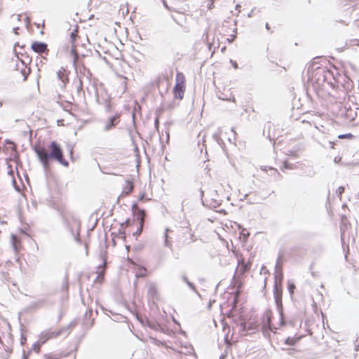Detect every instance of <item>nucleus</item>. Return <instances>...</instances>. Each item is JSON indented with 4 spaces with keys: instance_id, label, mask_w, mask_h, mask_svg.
<instances>
[{
    "instance_id": "obj_1",
    "label": "nucleus",
    "mask_w": 359,
    "mask_h": 359,
    "mask_svg": "<svg viewBox=\"0 0 359 359\" xmlns=\"http://www.w3.org/2000/svg\"><path fill=\"white\" fill-rule=\"evenodd\" d=\"M48 148V151L40 144L33 147V150L46 170L50 168V161H55L65 167L69 165V162L64 158L60 145L56 141H52Z\"/></svg>"
},
{
    "instance_id": "obj_2",
    "label": "nucleus",
    "mask_w": 359,
    "mask_h": 359,
    "mask_svg": "<svg viewBox=\"0 0 359 359\" xmlns=\"http://www.w3.org/2000/svg\"><path fill=\"white\" fill-rule=\"evenodd\" d=\"M308 80L317 86H322L332 76V73L325 67H315L311 65L307 70Z\"/></svg>"
},
{
    "instance_id": "obj_3",
    "label": "nucleus",
    "mask_w": 359,
    "mask_h": 359,
    "mask_svg": "<svg viewBox=\"0 0 359 359\" xmlns=\"http://www.w3.org/2000/svg\"><path fill=\"white\" fill-rule=\"evenodd\" d=\"M273 297L275 303L276 305V308L280 316V325H285V320L284 317V311H283V305L282 302V295H283V287L282 285L277 283V281H274L273 285Z\"/></svg>"
},
{
    "instance_id": "obj_4",
    "label": "nucleus",
    "mask_w": 359,
    "mask_h": 359,
    "mask_svg": "<svg viewBox=\"0 0 359 359\" xmlns=\"http://www.w3.org/2000/svg\"><path fill=\"white\" fill-rule=\"evenodd\" d=\"M272 318L273 313L270 309H266L262 316V331L265 337L269 335L271 332H274L273 329H276L272 325Z\"/></svg>"
},
{
    "instance_id": "obj_5",
    "label": "nucleus",
    "mask_w": 359,
    "mask_h": 359,
    "mask_svg": "<svg viewBox=\"0 0 359 359\" xmlns=\"http://www.w3.org/2000/svg\"><path fill=\"white\" fill-rule=\"evenodd\" d=\"M185 91V76L182 72H177L176 83L173 88V95L175 99L182 100Z\"/></svg>"
},
{
    "instance_id": "obj_6",
    "label": "nucleus",
    "mask_w": 359,
    "mask_h": 359,
    "mask_svg": "<svg viewBox=\"0 0 359 359\" xmlns=\"http://www.w3.org/2000/svg\"><path fill=\"white\" fill-rule=\"evenodd\" d=\"M65 331H67V328H60L55 331L46 330L42 332L40 335L41 343L44 344L49 339L56 338L59 336L63 335L65 334Z\"/></svg>"
},
{
    "instance_id": "obj_7",
    "label": "nucleus",
    "mask_w": 359,
    "mask_h": 359,
    "mask_svg": "<svg viewBox=\"0 0 359 359\" xmlns=\"http://www.w3.org/2000/svg\"><path fill=\"white\" fill-rule=\"evenodd\" d=\"M132 212L139 224H144L145 217L147 216L146 211L144 209L140 208L136 203L132 205Z\"/></svg>"
},
{
    "instance_id": "obj_8",
    "label": "nucleus",
    "mask_w": 359,
    "mask_h": 359,
    "mask_svg": "<svg viewBox=\"0 0 359 359\" xmlns=\"http://www.w3.org/2000/svg\"><path fill=\"white\" fill-rule=\"evenodd\" d=\"M260 324L257 321L253 322H242L241 323V330L242 332H247L250 333H255L259 330Z\"/></svg>"
},
{
    "instance_id": "obj_9",
    "label": "nucleus",
    "mask_w": 359,
    "mask_h": 359,
    "mask_svg": "<svg viewBox=\"0 0 359 359\" xmlns=\"http://www.w3.org/2000/svg\"><path fill=\"white\" fill-rule=\"evenodd\" d=\"M120 114H115L114 115L109 116L106 121L104 131H109L114 128L120 122Z\"/></svg>"
},
{
    "instance_id": "obj_10",
    "label": "nucleus",
    "mask_w": 359,
    "mask_h": 359,
    "mask_svg": "<svg viewBox=\"0 0 359 359\" xmlns=\"http://www.w3.org/2000/svg\"><path fill=\"white\" fill-rule=\"evenodd\" d=\"M32 50L39 54L48 55L49 49L48 48V44L42 41H34L31 46Z\"/></svg>"
},
{
    "instance_id": "obj_11",
    "label": "nucleus",
    "mask_w": 359,
    "mask_h": 359,
    "mask_svg": "<svg viewBox=\"0 0 359 359\" xmlns=\"http://www.w3.org/2000/svg\"><path fill=\"white\" fill-rule=\"evenodd\" d=\"M93 315V309H90L86 311L84 315L83 325L85 329L88 330L91 328L94 324V319L91 318Z\"/></svg>"
},
{
    "instance_id": "obj_12",
    "label": "nucleus",
    "mask_w": 359,
    "mask_h": 359,
    "mask_svg": "<svg viewBox=\"0 0 359 359\" xmlns=\"http://www.w3.org/2000/svg\"><path fill=\"white\" fill-rule=\"evenodd\" d=\"M57 79L65 86L69 82L68 72L64 67H61L57 72Z\"/></svg>"
},
{
    "instance_id": "obj_13",
    "label": "nucleus",
    "mask_w": 359,
    "mask_h": 359,
    "mask_svg": "<svg viewBox=\"0 0 359 359\" xmlns=\"http://www.w3.org/2000/svg\"><path fill=\"white\" fill-rule=\"evenodd\" d=\"M78 77H81V75L83 74V77H86L89 81H90V77L92 74L89 69H88L83 64L79 67V72H78Z\"/></svg>"
},
{
    "instance_id": "obj_14",
    "label": "nucleus",
    "mask_w": 359,
    "mask_h": 359,
    "mask_svg": "<svg viewBox=\"0 0 359 359\" xmlns=\"http://www.w3.org/2000/svg\"><path fill=\"white\" fill-rule=\"evenodd\" d=\"M141 323L143 325H146L149 327L151 329H153L154 330H158L159 328H161L160 325L156 322H153L148 319L147 318H145L144 319L141 320Z\"/></svg>"
},
{
    "instance_id": "obj_15",
    "label": "nucleus",
    "mask_w": 359,
    "mask_h": 359,
    "mask_svg": "<svg viewBox=\"0 0 359 359\" xmlns=\"http://www.w3.org/2000/svg\"><path fill=\"white\" fill-rule=\"evenodd\" d=\"M148 296L152 299H155L158 297V290L154 283H151L148 288Z\"/></svg>"
},
{
    "instance_id": "obj_16",
    "label": "nucleus",
    "mask_w": 359,
    "mask_h": 359,
    "mask_svg": "<svg viewBox=\"0 0 359 359\" xmlns=\"http://www.w3.org/2000/svg\"><path fill=\"white\" fill-rule=\"evenodd\" d=\"M134 189V185L130 180L126 181V186L123 188L122 195L128 196L132 193Z\"/></svg>"
},
{
    "instance_id": "obj_17",
    "label": "nucleus",
    "mask_w": 359,
    "mask_h": 359,
    "mask_svg": "<svg viewBox=\"0 0 359 359\" xmlns=\"http://www.w3.org/2000/svg\"><path fill=\"white\" fill-rule=\"evenodd\" d=\"M97 102L100 104H103L104 106V108H105V111L107 113H109L111 111V102H109V100L107 99H104L103 101L102 102L99 97H98V95L97 94Z\"/></svg>"
},
{
    "instance_id": "obj_18",
    "label": "nucleus",
    "mask_w": 359,
    "mask_h": 359,
    "mask_svg": "<svg viewBox=\"0 0 359 359\" xmlns=\"http://www.w3.org/2000/svg\"><path fill=\"white\" fill-rule=\"evenodd\" d=\"M170 232H172V231L171 229H170L169 228H166L165 230V232H164L163 238H164V245L165 247L171 248L172 244H171V241H170V237H169Z\"/></svg>"
},
{
    "instance_id": "obj_19",
    "label": "nucleus",
    "mask_w": 359,
    "mask_h": 359,
    "mask_svg": "<svg viewBox=\"0 0 359 359\" xmlns=\"http://www.w3.org/2000/svg\"><path fill=\"white\" fill-rule=\"evenodd\" d=\"M70 53L73 57V65L75 67L76 71H77V62L79 60V53L77 52L76 48L74 46L72 48Z\"/></svg>"
},
{
    "instance_id": "obj_20",
    "label": "nucleus",
    "mask_w": 359,
    "mask_h": 359,
    "mask_svg": "<svg viewBox=\"0 0 359 359\" xmlns=\"http://www.w3.org/2000/svg\"><path fill=\"white\" fill-rule=\"evenodd\" d=\"M287 287L288 292H289L291 297H292V295L294 294V290L296 288L295 284L293 282V280H287Z\"/></svg>"
},
{
    "instance_id": "obj_21",
    "label": "nucleus",
    "mask_w": 359,
    "mask_h": 359,
    "mask_svg": "<svg viewBox=\"0 0 359 359\" xmlns=\"http://www.w3.org/2000/svg\"><path fill=\"white\" fill-rule=\"evenodd\" d=\"M46 299H39L36 300V302H34L33 303H32V306L35 309H38V308L44 306L46 305Z\"/></svg>"
},
{
    "instance_id": "obj_22",
    "label": "nucleus",
    "mask_w": 359,
    "mask_h": 359,
    "mask_svg": "<svg viewBox=\"0 0 359 359\" xmlns=\"http://www.w3.org/2000/svg\"><path fill=\"white\" fill-rule=\"evenodd\" d=\"M274 279H275L274 281H277V283H278L280 285H282V282H283V271H280V270L276 271V273H275V276H274Z\"/></svg>"
},
{
    "instance_id": "obj_23",
    "label": "nucleus",
    "mask_w": 359,
    "mask_h": 359,
    "mask_svg": "<svg viewBox=\"0 0 359 359\" xmlns=\"http://www.w3.org/2000/svg\"><path fill=\"white\" fill-rule=\"evenodd\" d=\"M227 339H225V341H226ZM230 348V344H227L225 342V349L224 352L219 355V359H225L227 356L228 351Z\"/></svg>"
},
{
    "instance_id": "obj_24",
    "label": "nucleus",
    "mask_w": 359,
    "mask_h": 359,
    "mask_svg": "<svg viewBox=\"0 0 359 359\" xmlns=\"http://www.w3.org/2000/svg\"><path fill=\"white\" fill-rule=\"evenodd\" d=\"M18 238L17 237V236L14 235V234H11V243H12V245H13V247L14 248V250L15 251L18 250Z\"/></svg>"
},
{
    "instance_id": "obj_25",
    "label": "nucleus",
    "mask_w": 359,
    "mask_h": 359,
    "mask_svg": "<svg viewBox=\"0 0 359 359\" xmlns=\"http://www.w3.org/2000/svg\"><path fill=\"white\" fill-rule=\"evenodd\" d=\"M282 255H279V256L277 258L276 264V271H282Z\"/></svg>"
},
{
    "instance_id": "obj_26",
    "label": "nucleus",
    "mask_w": 359,
    "mask_h": 359,
    "mask_svg": "<svg viewBox=\"0 0 359 359\" xmlns=\"http://www.w3.org/2000/svg\"><path fill=\"white\" fill-rule=\"evenodd\" d=\"M76 325H77L76 321L73 320L67 327H65L64 328H67V331H65V336H67L70 332L69 330L76 327Z\"/></svg>"
},
{
    "instance_id": "obj_27",
    "label": "nucleus",
    "mask_w": 359,
    "mask_h": 359,
    "mask_svg": "<svg viewBox=\"0 0 359 359\" xmlns=\"http://www.w3.org/2000/svg\"><path fill=\"white\" fill-rule=\"evenodd\" d=\"M73 219H74V221H75V222L78 225L77 236L75 237V241H77L78 243H80L81 242V239H80V237H79L80 221H79V219L75 218V217H74Z\"/></svg>"
},
{
    "instance_id": "obj_28",
    "label": "nucleus",
    "mask_w": 359,
    "mask_h": 359,
    "mask_svg": "<svg viewBox=\"0 0 359 359\" xmlns=\"http://www.w3.org/2000/svg\"><path fill=\"white\" fill-rule=\"evenodd\" d=\"M76 90L79 94H80L81 92H83V81L81 77H79L78 80V84L76 85Z\"/></svg>"
},
{
    "instance_id": "obj_29",
    "label": "nucleus",
    "mask_w": 359,
    "mask_h": 359,
    "mask_svg": "<svg viewBox=\"0 0 359 359\" xmlns=\"http://www.w3.org/2000/svg\"><path fill=\"white\" fill-rule=\"evenodd\" d=\"M354 137V135L351 133H345V134H341L338 135L339 139H353Z\"/></svg>"
},
{
    "instance_id": "obj_30",
    "label": "nucleus",
    "mask_w": 359,
    "mask_h": 359,
    "mask_svg": "<svg viewBox=\"0 0 359 359\" xmlns=\"http://www.w3.org/2000/svg\"><path fill=\"white\" fill-rule=\"evenodd\" d=\"M296 343V340L293 337H288L285 340V344L286 345H289V346H292V345H294Z\"/></svg>"
},
{
    "instance_id": "obj_31",
    "label": "nucleus",
    "mask_w": 359,
    "mask_h": 359,
    "mask_svg": "<svg viewBox=\"0 0 359 359\" xmlns=\"http://www.w3.org/2000/svg\"><path fill=\"white\" fill-rule=\"evenodd\" d=\"M233 280L234 281V284H235V285H236V290H237V291L240 292H241V288H242V287H243V283H242V282H241V281H240V280H236V278H233Z\"/></svg>"
},
{
    "instance_id": "obj_32",
    "label": "nucleus",
    "mask_w": 359,
    "mask_h": 359,
    "mask_svg": "<svg viewBox=\"0 0 359 359\" xmlns=\"http://www.w3.org/2000/svg\"><path fill=\"white\" fill-rule=\"evenodd\" d=\"M193 292H194L198 296L201 297L200 293L197 290L195 285L193 283H189L187 285Z\"/></svg>"
},
{
    "instance_id": "obj_33",
    "label": "nucleus",
    "mask_w": 359,
    "mask_h": 359,
    "mask_svg": "<svg viewBox=\"0 0 359 359\" xmlns=\"http://www.w3.org/2000/svg\"><path fill=\"white\" fill-rule=\"evenodd\" d=\"M345 191V187L344 186H340L337 190L336 191L337 195L341 198V195Z\"/></svg>"
},
{
    "instance_id": "obj_34",
    "label": "nucleus",
    "mask_w": 359,
    "mask_h": 359,
    "mask_svg": "<svg viewBox=\"0 0 359 359\" xmlns=\"http://www.w3.org/2000/svg\"><path fill=\"white\" fill-rule=\"evenodd\" d=\"M218 98L222 100H229L235 102V98L233 96L232 98H228L226 95H225L224 93H222L220 95H218Z\"/></svg>"
},
{
    "instance_id": "obj_35",
    "label": "nucleus",
    "mask_w": 359,
    "mask_h": 359,
    "mask_svg": "<svg viewBox=\"0 0 359 359\" xmlns=\"http://www.w3.org/2000/svg\"><path fill=\"white\" fill-rule=\"evenodd\" d=\"M213 139L219 144H220L221 143H223V141L221 139L220 137V135L219 133H214L213 135Z\"/></svg>"
},
{
    "instance_id": "obj_36",
    "label": "nucleus",
    "mask_w": 359,
    "mask_h": 359,
    "mask_svg": "<svg viewBox=\"0 0 359 359\" xmlns=\"http://www.w3.org/2000/svg\"><path fill=\"white\" fill-rule=\"evenodd\" d=\"M143 226H144V224H140L139 227L137 228L136 231L133 233V235L134 236H138L139 235H140V233L142 231Z\"/></svg>"
},
{
    "instance_id": "obj_37",
    "label": "nucleus",
    "mask_w": 359,
    "mask_h": 359,
    "mask_svg": "<svg viewBox=\"0 0 359 359\" xmlns=\"http://www.w3.org/2000/svg\"><path fill=\"white\" fill-rule=\"evenodd\" d=\"M29 72H30L29 68L28 69V71H27L25 68L21 69L20 72H21L22 75L24 76V79H23L24 81H25L27 79Z\"/></svg>"
},
{
    "instance_id": "obj_38",
    "label": "nucleus",
    "mask_w": 359,
    "mask_h": 359,
    "mask_svg": "<svg viewBox=\"0 0 359 359\" xmlns=\"http://www.w3.org/2000/svg\"><path fill=\"white\" fill-rule=\"evenodd\" d=\"M259 9H257L256 7L253 8L251 11L248 13V17L252 18L257 13L259 12Z\"/></svg>"
},
{
    "instance_id": "obj_39",
    "label": "nucleus",
    "mask_w": 359,
    "mask_h": 359,
    "mask_svg": "<svg viewBox=\"0 0 359 359\" xmlns=\"http://www.w3.org/2000/svg\"><path fill=\"white\" fill-rule=\"evenodd\" d=\"M41 344V343L40 340H39V342H36L35 344H33L32 348L36 353H39L40 351Z\"/></svg>"
},
{
    "instance_id": "obj_40",
    "label": "nucleus",
    "mask_w": 359,
    "mask_h": 359,
    "mask_svg": "<svg viewBox=\"0 0 359 359\" xmlns=\"http://www.w3.org/2000/svg\"><path fill=\"white\" fill-rule=\"evenodd\" d=\"M59 356L57 355L53 354H46L44 355V359H59Z\"/></svg>"
},
{
    "instance_id": "obj_41",
    "label": "nucleus",
    "mask_w": 359,
    "mask_h": 359,
    "mask_svg": "<svg viewBox=\"0 0 359 359\" xmlns=\"http://www.w3.org/2000/svg\"><path fill=\"white\" fill-rule=\"evenodd\" d=\"M180 276H181L182 280H183V281H184V282L187 285H188V283H191V282L189 280V279H188V278H187V275H186V273H185L184 272L182 273H181V275H180Z\"/></svg>"
},
{
    "instance_id": "obj_42",
    "label": "nucleus",
    "mask_w": 359,
    "mask_h": 359,
    "mask_svg": "<svg viewBox=\"0 0 359 359\" xmlns=\"http://www.w3.org/2000/svg\"><path fill=\"white\" fill-rule=\"evenodd\" d=\"M5 144L7 145L8 147L10 148H13L15 147V143L13 141L11 140H8V139H6L5 140Z\"/></svg>"
},
{
    "instance_id": "obj_43",
    "label": "nucleus",
    "mask_w": 359,
    "mask_h": 359,
    "mask_svg": "<svg viewBox=\"0 0 359 359\" xmlns=\"http://www.w3.org/2000/svg\"><path fill=\"white\" fill-rule=\"evenodd\" d=\"M77 37V31L74 29L73 32L70 33V38L72 41L73 42L75 39Z\"/></svg>"
},
{
    "instance_id": "obj_44",
    "label": "nucleus",
    "mask_w": 359,
    "mask_h": 359,
    "mask_svg": "<svg viewBox=\"0 0 359 359\" xmlns=\"http://www.w3.org/2000/svg\"><path fill=\"white\" fill-rule=\"evenodd\" d=\"M8 168L9 169V170L8 171V174L10 176H11L12 180H13V179H15V177H14V172L12 170V167H11V165L10 164L8 165Z\"/></svg>"
},
{
    "instance_id": "obj_45",
    "label": "nucleus",
    "mask_w": 359,
    "mask_h": 359,
    "mask_svg": "<svg viewBox=\"0 0 359 359\" xmlns=\"http://www.w3.org/2000/svg\"><path fill=\"white\" fill-rule=\"evenodd\" d=\"M12 183H13V186L14 189H15L17 191L20 192V188L19 185H18V184H17V182H16V181H15V179H13V180H12Z\"/></svg>"
},
{
    "instance_id": "obj_46",
    "label": "nucleus",
    "mask_w": 359,
    "mask_h": 359,
    "mask_svg": "<svg viewBox=\"0 0 359 359\" xmlns=\"http://www.w3.org/2000/svg\"><path fill=\"white\" fill-rule=\"evenodd\" d=\"M339 143V142L337 140V141H328V144L330 146V148H332V149H334V146L335 145H337Z\"/></svg>"
},
{
    "instance_id": "obj_47",
    "label": "nucleus",
    "mask_w": 359,
    "mask_h": 359,
    "mask_svg": "<svg viewBox=\"0 0 359 359\" xmlns=\"http://www.w3.org/2000/svg\"><path fill=\"white\" fill-rule=\"evenodd\" d=\"M24 21L26 24V26L29 27L31 24V18L29 16H26L25 18L24 19Z\"/></svg>"
},
{
    "instance_id": "obj_48",
    "label": "nucleus",
    "mask_w": 359,
    "mask_h": 359,
    "mask_svg": "<svg viewBox=\"0 0 359 359\" xmlns=\"http://www.w3.org/2000/svg\"><path fill=\"white\" fill-rule=\"evenodd\" d=\"M283 168L284 169H292V166L288 162L285 161V162H284V164H283Z\"/></svg>"
},
{
    "instance_id": "obj_49",
    "label": "nucleus",
    "mask_w": 359,
    "mask_h": 359,
    "mask_svg": "<svg viewBox=\"0 0 359 359\" xmlns=\"http://www.w3.org/2000/svg\"><path fill=\"white\" fill-rule=\"evenodd\" d=\"M269 170L272 172V174H277L278 177H280V174L278 172V170L273 168L270 167Z\"/></svg>"
},
{
    "instance_id": "obj_50",
    "label": "nucleus",
    "mask_w": 359,
    "mask_h": 359,
    "mask_svg": "<svg viewBox=\"0 0 359 359\" xmlns=\"http://www.w3.org/2000/svg\"><path fill=\"white\" fill-rule=\"evenodd\" d=\"M131 224H132V221H131V219H127L125 221V222H124V223H122V224H121V227H123V226L124 224H126V225H127V226H130V225H131Z\"/></svg>"
},
{
    "instance_id": "obj_51",
    "label": "nucleus",
    "mask_w": 359,
    "mask_h": 359,
    "mask_svg": "<svg viewBox=\"0 0 359 359\" xmlns=\"http://www.w3.org/2000/svg\"><path fill=\"white\" fill-rule=\"evenodd\" d=\"M67 277L66 276L65 278V280L66 282L62 285V290H67L68 288H69V286H68V283L67 282Z\"/></svg>"
},
{
    "instance_id": "obj_52",
    "label": "nucleus",
    "mask_w": 359,
    "mask_h": 359,
    "mask_svg": "<svg viewBox=\"0 0 359 359\" xmlns=\"http://www.w3.org/2000/svg\"><path fill=\"white\" fill-rule=\"evenodd\" d=\"M118 235L121 237H123V238L125 240L126 239V236H125V231L122 229H119L118 231Z\"/></svg>"
},
{
    "instance_id": "obj_53",
    "label": "nucleus",
    "mask_w": 359,
    "mask_h": 359,
    "mask_svg": "<svg viewBox=\"0 0 359 359\" xmlns=\"http://www.w3.org/2000/svg\"><path fill=\"white\" fill-rule=\"evenodd\" d=\"M26 337L24 336V334H21V344L23 345V344L26 341Z\"/></svg>"
},
{
    "instance_id": "obj_54",
    "label": "nucleus",
    "mask_w": 359,
    "mask_h": 359,
    "mask_svg": "<svg viewBox=\"0 0 359 359\" xmlns=\"http://www.w3.org/2000/svg\"><path fill=\"white\" fill-rule=\"evenodd\" d=\"M230 62L232 64V65L233 66L234 68H238V64L236 61H233L232 60H230Z\"/></svg>"
},
{
    "instance_id": "obj_55",
    "label": "nucleus",
    "mask_w": 359,
    "mask_h": 359,
    "mask_svg": "<svg viewBox=\"0 0 359 359\" xmlns=\"http://www.w3.org/2000/svg\"><path fill=\"white\" fill-rule=\"evenodd\" d=\"M154 124H155V127H156V128H158V124H159V119H158V117H156V118H155Z\"/></svg>"
},
{
    "instance_id": "obj_56",
    "label": "nucleus",
    "mask_w": 359,
    "mask_h": 359,
    "mask_svg": "<svg viewBox=\"0 0 359 359\" xmlns=\"http://www.w3.org/2000/svg\"><path fill=\"white\" fill-rule=\"evenodd\" d=\"M63 220L66 223V224L68 226V227L69 228V230L71 231L72 233L73 234L74 233L73 229L69 226V224L67 223V222L65 217L63 218Z\"/></svg>"
},
{
    "instance_id": "obj_57",
    "label": "nucleus",
    "mask_w": 359,
    "mask_h": 359,
    "mask_svg": "<svg viewBox=\"0 0 359 359\" xmlns=\"http://www.w3.org/2000/svg\"><path fill=\"white\" fill-rule=\"evenodd\" d=\"M151 340H153L154 343L155 344H159L160 343H161L159 340L155 339V338H151Z\"/></svg>"
},
{
    "instance_id": "obj_58",
    "label": "nucleus",
    "mask_w": 359,
    "mask_h": 359,
    "mask_svg": "<svg viewBox=\"0 0 359 359\" xmlns=\"http://www.w3.org/2000/svg\"><path fill=\"white\" fill-rule=\"evenodd\" d=\"M250 266H251V264H248V265L245 266L243 267L244 271H248V270H249V269H250Z\"/></svg>"
},
{
    "instance_id": "obj_59",
    "label": "nucleus",
    "mask_w": 359,
    "mask_h": 359,
    "mask_svg": "<svg viewBox=\"0 0 359 359\" xmlns=\"http://www.w3.org/2000/svg\"><path fill=\"white\" fill-rule=\"evenodd\" d=\"M20 29V28L18 27H14L13 28V32L15 34H18V31Z\"/></svg>"
},
{
    "instance_id": "obj_60",
    "label": "nucleus",
    "mask_w": 359,
    "mask_h": 359,
    "mask_svg": "<svg viewBox=\"0 0 359 359\" xmlns=\"http://www.w3.org/2000/svg\"><path fill=\"white\" fill-rule=\"evenodd\" d=\"M194 236V234L189 233V239H190V241H189V243L193 242L194 241L193 239Z\"/></svg>"
},
{
    "instance_id": "obj_61",
    "label": "nucleus",
    "mask_w": 359,
    "mask_h": 359,
    "mask_svg": "<svg viewBox=\"0 0 359 359\" xmlns=\"http://www.w3.org/2000/svg\"><path fill=\"white\" fill-rule=\"evenodd\" d=\"M250 194H244L243 196V198H241V200L243 201L244 199L247 200L248 199V197L250 196Z\"/></svg>"
},
{
    "instance_id": "obj_62",
    "label": "nucleus",
    "mask_w": 359,
    "mask_h": 359,
    "mask_svg": "<svg viewBox=\"0 0 359 359\" xmlns=\"http://www.w3.org/2000/svg\"><path fill=\"white\" fill-rule=\"evenodd\" d=\"M341 159V157H335L334 159V161L335 163H339Z\"/></svg>"
},
{
    "instance_id": "obj_63",
    "label": "nucleus",
    "mask_w": 359,
    "mask_h": 359,
    "mask_svg": "<svg viewBox=\"0 0 359 359\" xmlns=\"http://www.w3.org/2000/svg\"><path fill=\"white\" fill-rule=\"evenodd\" d=\"M212 6H213V2L212 1H211L210 3H208V7L209 9H212Z\"/></svg>"
},
{
    "instance_id": "obj_64",
    "label": "nucleus",
    "mask_w": 359,
    "mask_h": 359,
    "mask_svg": "<svg viewBox=\"0 0 359 359\" xmlns=\"http://www.w3.org/2000/svg\"><path fill=\"white\" fill-rule=\"evenodd\" d=\"M22 359H27V355H26L25 351H23Z\"/></svg>"
}]
</instances>
